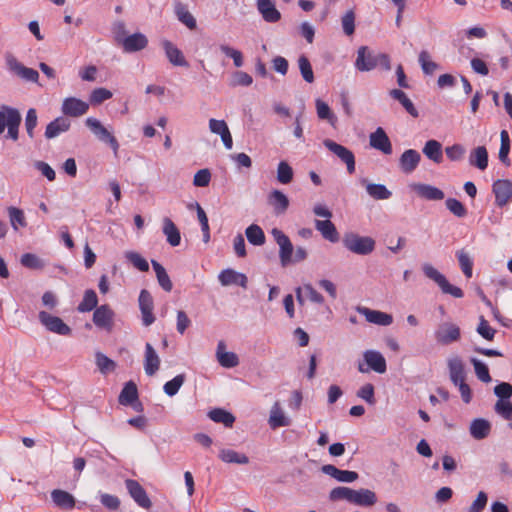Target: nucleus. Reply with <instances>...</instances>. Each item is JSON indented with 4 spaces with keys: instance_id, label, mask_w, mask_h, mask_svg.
Segmentation results:
<instances>
[{
    "instance_id": "45",
    "label": "nucleus",
    "mask_w": 512,
    "mask_h": 512,
    "mask_svg": "<svg viewBox=\"0 0 512 512\" xmlns=\"http://www.w3.org/2000/svg\"><path fill=\"white\" fill-rule=\"evenodd\" d=\"M98 298L94 290L88 289L85 291L84 296L80 304L78 305L79 312H90L97 308Z\"/></svg>"
},
{
    "instance_id": "27",
    "label": "nucleus",
    "mask_w": 512,
    "mask_h": 512,
    "mask_svg": "<svg viewBox=\"0 0 512 512\" xmlns=\"http://www.w3.org/2000/svg\"><path fill=\"white\" fill-rule=\"evenodd\" d=\"M225 343L219 341L216 350V357L219 364L224 368H233L239 364V358L234 352H226Z\"/></svg>"
},
{
    "instance_id": "53",
    "label": "nucleus",
    "mask_w": 512,
    "mask_h": 512,
    "mask_svg": "<svg viewBox=\"0 0 512 512\" xmlns=\"http://www.w3.org/2000/svg\"><path fill=\"white\" fill-rule=\"evenodd\" d=\"M352 490V488L345 486L333 488L329 493V499L331 501L345 500L350 503Z\"/></svg>"
},
{
    "instance_id": "15",
    "label": "nucleus",
    "mask_w": 512,
    "mask_h": 512,
    "mask_svg": "<svg viewBox=\"0 0 512 512\" xmlns=\"http://www.w3.org/2000/svg\"><path fill=\"white\" fill-rule=\"evenodd\" d=\"M116 40L119 44L122 45L125 52H136L143 50L148 44L147 37L142 33H134L123 39H120V37L117 36Z\"/></svg>"
},
{
    "instance_id": "33",
    "label": "nucleus",
    "mask_w": 512,
    "mask_h": 512,
    "mask_svg": "<svg viewBox=\"0 0 512 512\" xmlns=\"http://www.w3.org/2000/svg\"><path fill=\"white\" fill-rule=\"evenodd\" d=\"M162 229H163L164 235L166 236L167 242L171 246L176 247L180 244V242H181L180 232L170 218L165 217L163 219V228Z\"/></svg>"
},
{
    "instance_id": "12",
    "label": "nucleus",
    "mask_w": 512,
    "mask_h": 512,
    "mask_svg": "<svg viewBox=\"0 0 512 512\" xmlns=\"http://www.w3.org/2000/svg\"><path fill=\"white\" fill-rule=\"evenodd\" d=\"M114 311L106 304L97 307L93 313L96 327L110 332L113 328Z\"/></svg>"
},
{
    "instance_id": "44",
    "label": "nucleus",
    "mask_w": 512,
    "mask_h": 512,
    "mask_svg": "<svg viewBox=\"0 0 512 512\" xmlns=\"http://www.w3.org/2000/svg\"><path fill=\"white\" fill-rule=\"evenodd\" d=\"M175 13L177 15L178 20L185 26H187L190 30L196 29V19L188 11L185 5H183L182 3H178L175 7Z\"/></svg>"
},
{
    "instance_id": "61",
    "label": "nucleus",
    "mask_w": 512,
    "mask_h": 512,
    "mask_svg": "<svg viewBox=\"0 0 512 512\" xmlns=\"http://www.w3.org/2000/svg\"><path fill=\"white\" fill-rule=\"evenodd\" d=\"M112 97V92L106 88H96L91 92L90 102L93 105H99L102 102L110 99Z\"/></svg>"
},
{
    "instance_id": "62",
    "label": "nucleus",
    "mask_w": 512,
    "mask_h": 512,
    "mask_svg": "<svg viewBox=\"0 0 512 512\" xmlns=\"http://www.w3.org/2000/svg\"><path fill=\"white\" fill-rule=\"evenodd\" d=\"M221 52H223L226 56L233 59L234 65L239 68L243 65V55L239 50H236L228 45L221 44L219 46Z\"/></svg>"
},
{
    "instance_id": "13",
    "label": "nucleus",
    "mask_w": 512,
    "mask_h": 512,
    "mask_svg": "<svg viewBox=\"0 0 512 512\" xmlns=\"http://www.w3.org/2000/svg\"><path fill=\"white\" fill-rule=\"evenodd\" d=\"M89 104L75 97H67L63 100L61 111L65 116L80 117L87 113Z\"/></svg>"
},
{
    "instance_id": "10",
    "label": "nucleus",
    "mask_w": 512,
    "mask_h": 512,
    "mask_svg": "<svg viewBox=\"0 0 512 512\" xmlns=\"http://www.w3.org/2000/svg\"><path fill=\"white\" fill-rule=\"evenodd\" d=\"M126 489L131 498L142 508L149 509L152 506V502L148 497L145 489L140 483L133 479H127L125 481Z\"/></svg>"
},
{
    "instance_id": "3",
    "label": "nucleus",
    "mask_w": 512,
    "mask_h": 512,
    "mask_svg": "<svg viewBox=\"0 0 512 512\" xmlns=\"http://www.w3.org/2000/svg\"><path fill=\"white\" fill-rule=\"evenodd\" d=\"M461 338L460 327L453 322H442L434 331V339L442 346L450 345Z\"/></svg>"
},
{
    "instance_id": "43",
    "label": "nucleus",
    "mask_w": 512,
    "mask_h": 512,
    "mask_svg": "<svg viewBox=\"0 0 512 512\" xmlns=\"http://www.w3.org/2000/svg\"><path fill=\"white\" fill-rule=\"evenodd\" d=\"M151 263L155 271L159 285L162 287L164 291L170 292L173 288V284L165 268L155 260H152Z\"/></svg>"
},
{
    "instance_id": "55",
    "label": "nucleus",
    "mask_w": 512,
    "mask_h": 512,
    "mask_svg": "<svg viewBox=\"0 0 512 512\" xmlns=\"http://www.w3.org/2000/svg\"><path fill=\"white\" fill-rule=\"evenodd\" d=\"M20 262L24 267L30 269H42L45 266L44 261L32 253L23 254L21 256Z\"/></svg>"
},
{
    "instance_id": "24",
    "label": "nucleus",
    "mask_w": 512,
    "mask_h": 512,
    "mask_svg": "<svg viewBox=\"0 0 512 512\" xmlns=\"http://www.w3.org/2000/svg\"><path fill=\"white\" fill-rule=\"evenodd\" d=\"M162 47L165 51L166 57L172 65L181 67L189 66L181 50L178 49L171 41L163 40Z\"/></svg>"
},
{
    "instance_id": "4",
    "label": "nucleus",
    "mask_w": 512,
    "mask_h": 512,
    "mask_svg": "<svg viewBox=\"0 0 512 512\" xmlns=\"http://www.w3.org/2000/svg\"><path fill=\"white\" fill-rule=\"evenodd\" d=\"M40 323L49 331L58 335L68 336L71 334V328L58 317L53 316L46 311H40L38 314Z\"/></svg>"
},
{
    "instance_id": "2",
    "label": "nucleus",
    "mask_w": 512,
    "mask_h": 512,
    "mask_svg": "<svg viewBox=\"0 0 512 512\" xmlns=\"http://www.w3.org/2000/svg\"><path fill=\"white\" fill-rule=\"evenodd\" d=\"M343 246L351 253L366 256L371 254L376 246V242L369 236H360L350 232L343 237Z\"/></svg>"
},
{
    "instance_id": "5",
    "label": "nucleus",
    "mask_w": 512,
    "mask_h": 512,
    "mask_svg": "<svg viewBox=\"0 0 512 512\" xmlns=\"http://www.w3.org/2000/svg\"><path fill=\"white\" fill-rule=\"evenodd\" d=\"M271 234L279 246V258L283 267L292 262L293 245L284 232L278 228H273Z\"/></svg>"
},
{
    "instance_id": "17",
    "label": "nucleus",
    "mask_w": 512,
    "mask_h": 512,
    "mask_svg": "<svg viewBox=\"0 0 512 512\" xmlns=\"http://www.w3.org/2000/svg\"><path fill=\"white\" fill-rule=\"evenodd\" d=\"M321 470L324 474L343 483H352L359 477L358 473L355 471L341 470L331 464L323 465Z\"/></svg>"
},
{
    "instance_id": "48",
    "label": "nucleus",
    "mask_w": 512,
    "mask_h": 512,
    "mask_svg": "<svg viewBox=\"0 0 512 512\" xmlns=\"http://www.w3.org/2000/svg\"><path fill=\"white\" fill-rule=\"evenodd\" d=\"M298 66L303 79L307 83H313L315 80L314 72L309 59L305 55L298 58Z\"/></svg>"
},
{
    "instance_id": "18",
    "label": "nucleus",
    "mask_w": 512,
    "mask_h": 512,
    "mask_svg": "<svg viewBox=\"0 0 512 512\" xmlns=\"http://www.w3.org/2000/svg\"><path fill=\"white\" fill-rule=\"evenodd\" d=\"M218 280L222 286L235 284L242 288H246L248 282L247 276L245 274L229 268L219 273Z\"/></svg>"
},
{
    "instance_id": "21",
    "label": "nucleus",
    "mask_w": 512,
    "mask_h": 512,
    "mask_svg": "<svg viewBox=\"0 0 512 512\" xmlns=\"http://www.w3.org/2000/svg\"><path fill=\"white\" fill-rule=\"evenodd\" d=\"M421 155L414 149H408L402 153L399 159V167L406 174L412 173L418 166Z\"/></svg>"
},
{
    "instance_id": "19",
    "label": "nucleus",
    "mask_w": 512,
    "mask_h": 512,
    "mask_svg": "<svg viewBox=\"0 0 512 512\" xmlns=\"http://www.w3.org/2000/svg\"><path fill=\"white\" fill-rule=\"evenodd\" d=\"M160 357L150 343L145 344L144 370L148 376H153L160 368Z\"/></svg>"
},
{
    "instance_id": "60",
    "label": "nucleus",
    "mask_w": 512,
    "mask_h": 512,
    "mask_svg": "<svg viewBox=\"0 0 512 512\" xmlns=\"http://www.w3.org/2000/svg\"><path fill=\"white\" fill-rule=\"evenodd\" d=\"M38 118L37 112L34 108H30L27 111L25 117V129L30 139L34 138V129L37 126Z\"/></svg>"
},
{
    "instance_id": "25",
    "label": "nucleus",
    "mask_w": 512,
    "mask_h": 512,
    "mask_svg": "<svg viewBox=\"0 0 512 512\" xmlns=\"http://www.w3.org/2000/svg\"><path fill=\"white\" fill-rule=\"evenodd\" d=\"M291 420L285 415L281 405L276 401L270 410L268 424L272 429L289 426Z\"/></svg>"
},
{
    "instance_id": "31",
    "label": "nucleus",
    "mask_w": 512,
    "mask_h": 512,
    "mask_svg": "<svg viewBox=\"0 0 512 512\" xmlns=\"http://www.w3.org/2000/svg\"><path fill=\"white\" fill-rule=\"evenodd\" d=\"M9 119L7 122V137L13 141H17L19 138V126L21 124V114L18 109H8Z\"/></svg>"
},
{
    "instance_id": "26",
    "label": "nucleus",
    "mask_w": 512,
    "mask_h": 512,
    "mask_svg": "<svg viewBox=\"0 0 512 512\" xmlns=\"http://www.w3.org/2000/svg\"><path fill=\"white\" fill-rule=\"evenodd\" d=\"M70 127L71 121L68 118L63 116L57 117L46 126L45 137L53 139L61 133L67 132Z\"/></svg>"
},
{
    "instance_id": "58",
    "label": "nucleus",
    "mask_w": 512,
    "mask_h": 512,
    "mask_svg": "<svg viewBox=\"0 0 512 512\" xmlns=\"http://www.w3.org/2000/svg\"><path fill=\"white\" fill-rule=\"evenodd\" d=\"M9 218H10V222H11L13 229L16 231L19 229V227L26 226V221H25L23 211L16 207L9 208Z\"/></svg>"
},
{
    "instance_id": "11",
    "label": "nucleus",
    "mask_w": 512,
    "mask_h": 512,
    "mask_svg": "<svg viewBox=\"0 0 512 512\" xmlns=\"http://www.w3.org/2000/svg\"><path fill=\"white\" fill-rule=\"evenodd\" d=\"M139 308L142 315V323L144 326H150L154 323L155 317L153 315L154 302L153 297L149 291L143 289L139 295Z\"/></svg>"
},
{
    "instance_id": "40",
    "label": "nucleus",
    "mask_w": 512,
    "mask_h": 512,
    "mask_svg": "<svg viewBox=\"0 0 512 512\" xmlns=\"http://www.w3.org/2000/svg\"><path fill=\"white\" fill-rule=\"evenodd\" d=\"M138 398V390L135 383L132 381L127 382L120 395H119V403L124 406L131 405Z\"/></svg>"
},
{
    "instance_id": "7",
    "label": "nucleus",
    "mask_w": 512,
    "mask_h": 512,
    "mask_svg": "<svg viewBox=\"0 0 512 512\" xmlns=\"http://www.w3.org/2000/svg\"><path fill=\"white\" fill-rule=\"evenodd\" d=\"M85 124L100 141L109 144L114 151L118 150L119 144L116 138L102 125L98 119L89 117L85 120Z\"/></svg>"
},
{
    "instance_id": "52",
    "label": "nucleus",
    "mask_w": 512,
    "mask_h": 512,
    "mask_svg": "<svg viewBox=\"0 0 512 512\" xmlns=\"http://www.w3.org/2000/svg\"><path fill=\"white\" fill-rule=\"evenodd\" d=\"M500 140H501V145H500V150H499V159L503 164L508 165L509 164L508 154H509V150H510V140H509L508 132L506 130L501 131Z\"/></svg>"
},
{
    "instance_id": "36",
    "label": "nucleus",
    "mask_w": 512,
    "mask_h": 512,
    "mask_svg": "<svg viewBox=\"0 0 512 512\" xmlns=\"http://www.w3.org/2000/svg\"><path fill=\"white\" fill-rule=\"evenodd\" d=\"M469 162L472 166L480 170H485L488 166L487 149L484 146L475 148L470 154Z\"/></svg>"
},
{
    "instance_id": "38",
    "label": "nucleus",
    "mask_w": 512,
    "mask_h": 512,
    "mask_svg": "<svg viewBox=\"0 0 512 512\" xmlns=\"http://www.w3.org/2000/svg\"><path fill=\"white\" fill-rule=\"evenodd\" d=\"M248 242L254 246H262L265 244L266 237L262 228L257 224H251L245 230Z\"/></svg>"
},
{
    "instance_id": "9",
    "label": "nucleus",
    "mask_w": 512,
    "mask_h": 512,
    "mask_svg": "<svg viewBox=\"0 0 512 512\" xmlns=\"http://www.w3.org/2000/svg\"><path fill=\"white\" fill-rule=\"evenodd\" d=\"M355 67L360 72H368L377 67L376 54L367 46H360L357 50Z\"/></svg>"
},
{
    "instance_id": "8",
    "label": "nucleus",
    "mask_w": 512,
    "mask_h": 512,
    "mask_svg": "<svg viewBox=\"0 0 512 512\" xmlns=\"http://www.w3.org/2000/svg\"><path fill=\"white\" fill-rule=\"evenodd\" d=\"M323 144L346 164L349 173L355 171V157L352 151L330 139L324 140Z\"/></svg>"
},
{
    "instance_id": "49",
    "label": "nucleus",
    "mask_w": 512,
    "mask_h": 512,
    "mask_svg": "<svg viewBox=\"0 0 512 512\" xmlns=\"http://www.w3.org/2000/svg\"><path fill=\"white\" fill-rule=\"evenodd\" d=\"M125 258L139 271L147 272L149 270V264L145 258L139 253L134 251H128L125 253Z\"/></svg>"
},
{
    "instance_id": "34",
    "label": "nucleus",
    "mask_w": 512,
    "mask_h": 512,
    "mask_svg": "<svg viewBox=\"0 0 512 512\" xmlns=\"http://www.w3.org/2000/svg\"><path fill=\"white\" fill-rule=\"evenodd\" d=\"M423 153L428 159L437 164L443 160L442 145L437 140L427 141L423 147Z\"/></svg>"
},
{
    "instance_id": "59",
    "label": "nucleus",
    "mask_w": 512,
    "mask_h": 512,
    "mask_svg": "<svg viewBox=\"0 0 512 512\" xmlns=\"http://www.w3.org/2000/svg\"><path fill=\"white\" fill-rule=\"evenodd\" d=\"M494 410L505 420H512V404L509 400H498L494 406Z\"/></svg>"
},
{
    "instance_id": "54",
    "label": "nucleus",
    "mask_w": 512,
    "mask_h": 512,
    "mask_svg": "<svg viewBox=\"0 0 512 512\" xmlns=\"http://www.w3.org/2000/svg\"><path fill=\"white\" fill-rule=\"evenodd\" d=\"M356 395H357V397L361 398L369 405H374L376 403L375 389H374L373 384H371V383H366L363 386H361L358 389Z\"/></svg>"
},
{
    "instance_id": "37",
    "label": "nucleus",
    "mask_w": 512,
    "mask_h": 512,
    "mask_svg": "<svg viewBox=\"0 0 512 512\" xmlns=\"http://www.w3.org/2000/svg\"><path fill=\"white\" fill-rule=\"evenodd\" d=\"M456 257L464 276L469 279L473 275V259L465 249L456 251Z\"/></svg>"
},
{
    "instance_id": "63",
    "label": "nucleus",
    "mask_w": 512,
    "mask_h": 512,
    "mask_svg": "<svg viewBox=\"0 0 512 512\" xmlns=\"http://www.w3.org/2000/svg\"><path fill=\"white\" fill-rule=\"evenodd\" d=\"M343 31L350 36L355 31V13L353 10L347 11L341 19Z\"/></svg>"
},
{
    "instance_id": "41",
    "label": "nucleus",
    "mask_w": 512,
    "mask_h": 512,
    "mask_svg": "<svg viewBox=\"0 0 512 512\" xmlns=\"http://www.w3.org/2000/svg\"><path fill=\"white\" fill-rule=\"evenodd\" d=\"M389 94L393 99L398 100L412 117L416 118L419 116L418 110L402 90L392 89Z\"/></svg>"
},
{
    "instance_id": "35",
    "label": "nucleus",
    "mask_w": 512,
    "mask_h": 512,
    "mask_svg": "<svg viewBox=\"0 0 512 512\" xmlns=\"http://www.w3.org/2000/svg\"><path fill=\"white\" fill-rule=\"evenodd\" d=\"M219 459L229 464H248L249 458L233 449H221L218 455Z\"/></svg>"
},
{
    "instance_id": "51",
    "label": "nucleus",
    "mask_w": 512,
    "mask_h": 512,
    "mask_svg": "<svg viewBox=\"0 0 512 512\" xmlns=\"http://www.w3.org/2000/svg\"><path fill=\"white\" fill-rule=\"evenodd\" d=\"M471 363L473 364L475 374L480 381L484 383H489L492 380L488 366L484 362L476 358H471Z\"/></svg>"
},
{
    "instance_id": "16",
    "label": "nucleus",
    "mask_w": 512,
    "mask_h": 512,
    "mask_svg": "<svg viewBox=\"0 0 512 512\" xmlns=\"http://www.w3.org/2000/svg\"><path fill=\"white\" fill-rule=\"evenodd\" d=\"M369 143L372 148L377 149L386 155H390L392 153L390 139L381 127H378L375 132L370 134Z\"/></svg>"
},
{
    "instance_id": "14",
    "label": "nucleus",
    "mask_w": 512,
    "mask_h": 512,
    "mask_svg": "<svg viewBox=\"0 0 512 512\" xmlns=\"http://www.w3.org/2000/svg\"><path fill=\"white\" fill-rule=\"evenodd\" d=\"M356 310L358 313L363 315L369 323L372 324L380 326H389L393 322L392 315L382 311L372 310L363 306H358Z\"/></svg>"
},
{
    "instance_id": "50",
    "label": "nucleus",
    "mask_w": 512,
    "mask_h": 512,
    "mask_svg": "<svg viewBox=\"0 0 512 512\" xmlns=\"http://www.w3.org/2000/svg\"><path fill=\"white\" fill-rule=\"evenodd\" d=\"M95 360L98 369L104 375L113 371L116 367V363L101 352L96 353Z\"/></svg>"
},
{
    "instance_id": "57",
    "label": "nucleus",
    "mask_w": 512,
    "mask_h": 512,
    "mask_svg": "<svg viewBox=\"0 0 512 512\" xmlns=\"http://www.w3.org/2000/svg\"><path fill=\"white\" fill-rule=\"evenodd\" d=\"M476 331L488 341H492L496 334V330L489 325L488 321L483 316L479 317V324Z\"/></svg>"
},
{
    "instance_id": "42",
    "label": "nucleus",
    "mask_w": 512,
    "mask_h": 512,
    "mask_svg": "<svg viewBox=\"0 0 512 512\" xmlns=\"http://www.w3.org/2000/svg\"><path fill=\"white\" fill-rule=\"evenodd\" d=\"M208 417L215 423H222L226 427H232L235 422L233 414L221 408H215L209 411Z\"/></svg>"
},
{
    "instance_id": "47",
    "label": "nucleus",
    "mask_w": 512,
    "mask_h": 512,
    "mask_svg": "<svg viewBox=\"0 0 512 512\" xmlns=\"http://www.w3.org/2000/svg\"><path fill=\"white\" fill-rule=\"evenodd\" d=\"M185 382V375L184 374H178L173 379L167 381L163 386L164 393L169 396L173 397L175 396L182 385Z\"/></svg>"
},
{
    "instance_id": "1",
    "label": "nucleus",
    "mask_w": 512,
    "mask_h": 512,
    "mask_svg": "<svg viewBox=\"0 0 512 512\" xmlns=\"http://www.w3.org/2000/svg\"><path fill=\"white\" fill-rule=\"evenodd\" d=\"M421 270L426 278L435 282L443 294L451 295L454 298H462L464 292L460 287L452 285L444 274L438 271L432 264L425 262L421 265Z\"/></svg>"
},
{
    "instance_id": "39",
    "label": "nucleus",
    "mask_w": 512,
    "mask_h": 512,
    "mask_svg": "<svg viewBox=\"0 0 512 512\" xmlns=\"http://www.w3.org/2000/svg\"><path fill=\"white\" fill-rule=\"evenodd\" d=\"M267 203L273 208L276 215H280L287 210L289 199L286 194H269Z\"/></svg>"
},
{
    "instance_id": "30",
    "label": "nucleus",
    "mask_w": 512,
    "mask_h": 512,
    "mask_svg": "<svg viewBox=\"0 0 512 512\" xmlns=\"http://www.w3.org/2000/svg\"><path fill=\"white\" fill-rule=\"evenodd\" d=\"M316 229L321 233L324 239L334 243L339 239L335 225L330 220H316Z\"/></svg>"
},
{
    "instance_id": "32",
    "label": "nucleus",
    "mask_w": 512,
    "mask_h": 512,
    "mask_svg": "<svg viewBox=\"0 0 512 512\" xmlns=\"http://www.w3.org/2000/svg\"><path fill=\"white\" fill-rule=\"evenodd\" d=\"M491 430L489 421L483 418L474 419L470 425V434L474 439L481 440L486 438Z\"/></svg>"
},
{
    "instance_id": "20",
    "label": "nucleus",
    "mask_w": 512,
    "mask_h": 512,
    "mask_svg": "<svg viewBox=\"0 0 512 512\" xmlns=\"http://www.w3.org/2000/svg\"><path fill=\"white\" fill-rule=\"evenodd\" d=\"M377 502V495L374 491L366 488L358 490L353 489L351 495V504L363 507H371Z\"/></svg>"
},
{
    "instance_id": "56",
    "label": "nucleus",
    "mask_w": 512,
    "mask_h": 512,
    "mask_svg": "<svg viewBox=\"0 0 512 512\" xmlns=\"http://www.w3.org/2000/svg\"><path fill=\"white\" fill-rule=\"evenodd\" d=\"M292 178L293 170L291 166L287 162L281 161L277 168V180L282 184H287L291 182Z\"/></svg>"
},
{
    "instance_id": "28",
    "label": "nucleus",
    "mask_w": 512,
    "mask_h": 512,
    "mask_svg": "<svg viewBox=\"0 0 512 512\" xmlns=\"http://www.w3.org/2000/svg\"><path fill=\"white\" fill-rule=\"evenodd\" d=\"M449 377L453 384L465 380V368L460 357L455 356L448 359Z\"/></svg>"
},
{
    "instance_id": "64",
    "label": "nucleus",
    "mask_w": 512,
    "mask_h": 512,
    "mask_svg": "<svg viewBox=\"0 0 512 512\" xmlns=\"http://www.w3.org/2000/svg\"><path fill=\"white\" fill-rule=\"evenodd\" d=\"M494 394L499 400H509L512 397V385L507 382H501L495 386Z\"/></svg>"
},
{
    "instance_id": "22",
    "label": "nucleus",
    "mask_w": 512,
    "mask_h": 512,
    "mask_svg": "<svg viewBox=\"0 0 512 512\" xmlns=\"http://www.w3.org/2000/svg\"><path fill=\"white\" fill-rule=\"evenodd\" d=\"M257 9L268 23H275L281 19V13L276 9L274 0H257Z\"/></svg>"
},
{
    "instance_id": "6",
    "label": "nucleus",
    "mask_w": 512,
    "mask_h": 512,
    "mask_svg": "<svg viewBox=\"0 0 512 512\" xmlns=\"http://www.w3.org/2000/svg\"><path fill=\"white\" fill-rule=\"evenodd\" d=\"M6 65L11 72L23 80L33 83L38 82L39 73L35 69L24 66L12 54L6 56Z\"/></svg>"
},
{
    "instance_id": "29",
    "label": "nucleus",
    "mask_w": 512,
    "mask_h": 512,
    "mask_svg": "<svg viewBox=\"0 0 512 512\" xmlns=\"http://www.w3.org/2000/svg\"><path fill=\"white\" fill-rule=\"evenodd\" d=\"M51 498L53 503L61 509L71 510L75 506V498L67 491L55 489L51 492Z\"/></svg>"
},
{
    "instance_id": "46",
    "label": "nucleus",
    "mask_w": 512,
    "mask_h": 512,
    "mask_svg": "<svg viewBox=\"0 0 512 512\" xmlns=\"http://www.w3.org/2000/svg\"><path fill=\"white\" fill-rule=\"evenodd\" d=\"M418 61L423 73L426 75H432L436 70L439 69V65L431 60V55L426 50L420 52Z\"/></svg>"
},
{
    "instance_id": "23",
    "label": "nucleus",
    "mask_w": 512,
    "mask_h": 512,
    "mask_svg": "<svg viewBox=\"0 0 512 512\" xmlns=\"http://www.w3.org/2000/svg\"><path fill=\"white\" fill-rule=\"evenodd\" d=\"M368 367L376 373L383 374L387 370V364L384 356L376 350H367L363 354Z\"/></svg>"
}]
</instances>
